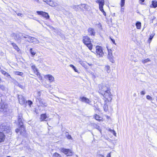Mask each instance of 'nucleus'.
<instances>
[{"mask_svg": "<svg viewBox=\"0 0 157 157\" xmlns=\"http://www.w3.org/2000/svg\"><path fill=\"white\" fill-rule=\"evenodd\" d=\"M73 9L75 10L78 11L80 9H83L81 7V6H73Z\"/></svg>", "mask_w": 157, "mask_h": 157, "instance_id": "nucleus-25", "label": "nucleus"}, {"mask_svg": "<svg viewBox=\"0 0 157 157\" xmlns=\"http://www.w3.org/2000/svg\"><path fill=\"white\" fill-rule=\"evenodd\" d=\"M53 157H61V156L60 154L57 153L56 152L54 153L53 154Z\"/></svg>", "mask_w": 157, "mask_h": 157, "instance_id": "nucleus-32", "label": "nucleus"}, {"mask_svg": "<svg viewBox=\"0 0 157 157\" xmlns=\"http://www.w3.org/2000/svg\"><path fill=\"white\" fill-rule=\"evenodd\" d=\"M154 35H155V34L154 33H152L150 35V37L148 39V40L149 42V43H150L151 41V40L152 39V38Z\"/></svg>", "mask_w": 157, "mask_h": 157, "instance_id": "nucleus-30", "label": "nucleus"}, {"mask_svg": "<svg viewBox=\"0 0 157 157\" xmlns=\"http://www.w3.org/2000/svg\"><path fill=\"white\" fill-rule=\"evenodd\" d=\"M140 2H141L140 3H142L144 1V0H140Z\"/></svg>", "mask_w": 157, "mask_h": 157, "instance_id": "nucleus-57", "label": "nucleus"}, {"mask_svg": "<svg viewBox=\"0 0 157 157\" xmlns=\"http://www.w3.org/2000/svg\"><path fill=\"white\" fill-rule=\"evenodd\" d=\"M29 40L28 41L29 42H31L34 44H38L39 43V41L36 38L34 37H31L29 38Z\"/></svg>", "mask_w": 157, "mask_h": 157, "instance_id": "nucleus-12", "label": "nucleus"}, {"mask_svg": "<svg viewBox=\"0 0 157 157\" xmlns=\"http://www.w3.org/2000/svg\"><path fill=\"white\" fill-rule=\"evenodd\" d=\"M146 98L149 100H152V97L149 95L146 96Z\"/></svg>", "mask_w": 157, "mask_h": 157, "instance_id": "nucleus-42", "label": "nucleus"}, {"mask_svg": "<svg viewBox=\"0 0 157 157\" xmlns=\"http://www.w3.org/2000/svg\"><path fill=\"white\" fill-rule=\"evenodd\" d=\"M37 100L41 106L46 107L47 106V104L44 102L43 100L40 98L38 99Z\"/></svg>", "mask_w": 157, "mask_h": 157, "instance_id": "nucleus-17", "label": "nucleus"}, {"mask_svg": "<svg viewBox=\"0 0 157 157\" xmlns=\"http://www.w3.org/2000/svg\"><path fill=\"white\" fill-rule=\"evenodd\" d=\"M2 73L4 75H6V74L7 72L5 71H3V72H2Z\"/></svg>", "mask_w": 157, "mask_h": 157, "instance_id": "nucleus-53", "label": "nucleus"}, {"mask_svg": "<svg viewBox=\"0 0 157 157\" xmlns=\"http://www.w3.org/2000/svg\"><path fill=\"white\" fill-rule=\"evenodd\" d=\"M79 100L82 102L88 104L90 103L91 102L88 98L84 97H80Z\"/></svg>", "mask_w": 157, "mask_h": 157, "instance_id": "nucleus-9", "label": "nucleus"}, {"mask_svg": "<svg viewBox=\"0 0 157 157\" xmlns=\"http://www.w3.org/2000/svg\"><path fill=\"white\" fill-rule=\"evenodd\" d=\"M80 63L82 66H83L84 65V64H83V62H82V61H80Z\"/></svg>", "mask_w": 157, "mask_h": 157, "instance_id": "nucleus-54", "label": "nucleus"}, {"mask_svg": "<svg viewBox=\"0 0 157 157\" xmlns=\"http://www.w3.org/2000/svg\"><path fill=\"white\" fill-rule=\"evenodd\" d=\"M136 95V94H134V96H135V95Z\"/></svg>", "mask_w": 157, "mask_h": 157, "instance_id": "nucleus-59", "label": "nucleus"}, {"mask_svg": "<svg viewBox=\"0 0 157 157\" xmlns=\"http://www.w3.org/2000/svg\"><path fill=\"white\" fill-rule=\"evenodd\" d=\"M96 2L97 3L99 4V10L103 13L104 15L105 16H106V13L103 9V6L105 3L104 0H97Z\"/></svg>", "mask_w": 157, "mask_h": 157, "instance_id": "nucleus-3", "label": "nucleus"}, {"mask_svg": "<svg viewBox=\"0 0 157 157\" xmlns=\"http://www.w3.org/2000/svg\"><path fill=\"white\" fill-rule=\"evenodd\" d=\"M11 44L13 46L14 48L16 50H17L18 52L19 51L20 49L16 44L14 43H12Z\"/></svg>", "mask_w": 157, "mask_h": 157, "instance_id": "nucleus-24", "label": "nucleus"}, {"mask_svg": "<svg viewBox=\"0 0 157 157\" xmlns=\"http://www.w3.org/2000/svg\"><path fill=\"white\" fill-rule=\"evenodd\" d=\"M104 70L108 73H109L110 71V67L108 65L105 66V67Z\"/></svg>", "mask_w": 157, "mask_h": 157, "instance_id": "nucleus-22", "label": "nucleus"}, {"mask_svg": "<svg viewBox=\"0 0 157 157\" xmlns=\"http://www.w3.org/2000/svg\"><path fill=\"white\" fill-rule=\"evenodd\" d=\"M96 48L97 54L99 55L100 57H102L104 55V53L102 48L99 46H97Z\"/></svg>", "mask_w": 157, "mask_h": 157, "instance_id": "nucleus-5", "label": "nucleus"}, {"mask_svg": "<svg viewBox=\"0 0 157 157\" xmlns=\"http://www.w3.org/2000/svg\"><path fill=\"white\" fill-rule=\"evenodd\" d=\"M105 98V101H109L112 99V95L110 92V90L107 91L105 93L101 94Z\"/></svg>", "mask_w": 157, "mask_h": 157, "instance_id": "nucleus-1", "label": "nucleus"}, {"mask_svg": "<svg viewBox=\"0 0 157 157\" xmlns=\"http://www.w3.org/2000/svg\"><path fill=\"white\" fill-rule=\"evenodd\" d=\"M101 117H100L98 115H96L95 116V119L96 120L98 121H100L101 120Z\"/></svg>", "mask_w": 157, "mask_h": 157, "instance_id": "nucleus-37", "label": "nucleus"}, {"mask_svg": "<svg viewBox=\"0 0 157 157\" xmlns=\"http://www.w3.org/2000/svg\"><path fill=\"white\" fill-rule=\"evenodd\" d=\"M66 137L68 139H71L72 140V138L71 137V136L69 135V134H66Z\"/></svg>", "mask_w": 157, "mask_h": 157, "instance_id": "nucleus-41", "label": "nucleus"}, {"mask_svg": "<svg viewBox=\"0 0 157 157\" xmlns=\"http://www.w3.org/2000/svg\"><path fill=\"white\" fill-rule=\"evenodd\" d=\"M86 45V46L89 48V49L91 50L92 49V46L93 45L92 44L91 42L90 43H88V44H85Z\"/></svg>", "mask_w": 157, "mask_h": 157, "instance_id": "nucleus-26", "label": "nucleus"}, {"mask_svg": "<svg viewBox=\"0 0 157 157\" xmlns=\"http://www.w3.org/2000/svg\"><path fill=\"white\" fill-rule=\"evenodd\" d=\"M80 6H81V7L83 9H81L82 10H84V9H86V5L85 4H83L79 5Z\"/></svg>", "mask_w": 157, "mask_h": 157, "instance_id": "nucleus-36", "label": "nucleus"}, {"mask_svg": "<svg viewBox=\"0 0 157 157\" xmlns=\"http://www.w3.org/2000/svg\"><path fill=\"white\" fill-rule=\"evenodd\" d=\"M20 130L21 131V128H20V129L17 128L15 130V132L17 133Z\"/></svg>", "mask_w": 157, "mask_h": 157, "instance_id": "nucleus-46", "label": "nucleus"}, {"mask_svg": "<svg viewBox=\"0 0 157 157\" xmlns=\"http://www.w3.org/2000/svg\"><path fill=\"white\" fill-rule=\"evenodd\" d=\"M18 98L19 99V103L21 105H23L25 103H27L25 99L23 98V96L21 95H19L18 96Z\"/></svg>", "mask_w": 157, "mask_h": 157, "instance_id": "nucleus-7", "label": "nucleus"}, {"mask_svg": "<svg viewBox=\"0 0 157 157\" xmlns=\"http://www.w3.org/2000/svg\"><path fill=\"white\" fill-rule=\"evenodd\" d=\"M29 51L31 54L33 55L32 56L35 55L36 53V51L34 50H33L32 48H31Z\"/></svg>", "mask_w": 157, "mask_h": 157, "instance_id": "nucleus-28", "label": "nucleus"}, {"mask_svg": "<svg viewBox=\"0 0 157 157\" xmlns=\"http://www.w3.org/2000/svg\"><path fill=\"white\" fill-rule=\"evenodd\" d=\"M32 69L33 70L37 76H40V73L38 71V69L36 68V66L34 65H33L31 67Z\"/></svg>", "mask_w": 157, "mask_h": 157, "instance_id": "nucleus-16", "label": "nucleus"}, {"mask_svg": "<svg viewBox=\"0 0 157 157\" xmlns=\"http://www.w3.org/2000/svg\"><path fill=\"white\" fill-rule=\"evenodd\" d=\"M111 133H112L115 136H116V133L115 131L113 130Z\"/></svg>", "mask_w": 157, "mask_h": 157, "instance_id": "nucleus-47", "label": "nucleus"}, {"mask_svg": "<svg viewBox=\"0 0 157 157\" xmlns=\"http://www.w3.org/2000/svg\"><path fill=\"white\" fill-rule=\"evenodd\" d=\"M70 66L72 67L75 71V72H78V70L73 65L70 64Z\"/></svg>", "mask_w": 157, "mask_h": 157, "instance_id": "nucleus-38", "label": "nucleus"}, {"mask_svg": "<svg viewBox=\"0 0 157 157\" xmlns=\"http://www.w3.org/2000/svg\"><path fill=\"white\" fill-rule=\"evenodd\" d=\"M61 151L67 155H69L71 153L70 150L64 148H61Z\"/></svg>", "mask_w": 157, "mask_h": 157, "instance_id": "nucleus-13", "label": "nucleus"}, {"mask_svg": "<svg viewBox=\"0 0 157 157\" xmlns=\"http://www.w3.org/2000/svg\"><path fill=\"white\" fill-rule=\"evenodd\" d=\"M19 125L21 128L20 134L23 135L25 132V127L23 125V123L21 119H19L18 120Z\"/></svg>", "mask_w": 157, "mask_h": 157, "instance_id": "nucleus-4", "label": "nucleus"}, {"mask_svg": "<svg viewBox=\"0 0 157 157\" xmlns=\"http://www.w3.org/2000/svg\"><path fill=\"white\" fill-rule=\"evenodd\" d=\"M5 136L3 133L0 132V143L3 142L5 139Z\"/></svg>", "mask_w": 157, "mask_h": 157, "instance_id": "nucleus-18", "label": "nucleus"}, {"mask_svg": "<svg viewBox=\"0 0 157 157\" xmlns=\"http://www.w3.org/2000/svg\"><path fill=\"white\" fill-rule=\"evenodd\" d=\"M2 129H4L3 130L5 132H6L7 133H9L10 132V127L9 126H4Z\"/></svg>", "mask_w": 157, "mask_h": 157, "instance_id": "nucleus-23", "label": "nucleus"}, {"mask_svg": "<svg viewBox=\"0 0 157 157\" xmlns=\"http://www.w3.org/2000/svg\"><path fill=\"white\" fill-rule=\"evenodd\" d=\"M108 51V58L109 59L110 61L112 63H114V60L113 59V56L112 52L111 49H109L107 48Z\"/></svg>", "mask_w": 157, "mask_h": 157, "instance_id": "nucleus-6", "label": "nucleus"}, {"mask_svg": "<svg viewBox=\"0 0 157 157\" xmlns=\"http://www.w3.org/2000/svg\"><path fill=\"white\" fill-rule=\"evenodd\" d=\"M125 0H121V2L120 4L121 7V10L123 12L124 11V8H123V7L124 6V5Z\"/></svg>", "mask_w": 157, "mask_h": 157, "instance_id": "nucleus-21", "label": "nucleus"}, {"mask_svg": "<svg viewBox=\"0 0 157 157\" xmlns=\"http://www.w3.org/2000/svg\"><path fill=\"white\" fill-rule=\"evenodd\" d=\"M98 157H105L104 156L102 155L98 154Z\"/></svg>", "mask_w": 157, "mask_h": 157, "instance_id": "nucleus-49", "label": "nucleus"}, {"mask_svg": "<svg viewBox=\"0 0 157 157\" xmlns=\"http://www.w3.org/2000/svg\"><path fill=\"white\" fill-rule=\"evenodd\" d=\"M44 78L48 79L50 82H53L54 80V77L51 75H46L44 76Z\"/></svg>", "mask_w": 157, "mask_h": 157, "instance_id": "nucleus-14", "label": "nucleus"}, {"mask_svg": "<svg viewBox=\"0 0 157 157\" xmlns=\"http://www.w3.org/2000/svg\"><path fill=\"white\" fill-rule=\"evenodd\" d=\"M36 13L38 14L41 15L43 17L45 18L46 19H48L49 18V16L48 13L45 12L43 11H37Z\"/></svg>", "mask_w": 157, "mask_h": 157, "instance_id": "nucleus-8", "label": "nucleus"}, {"mask_svg": "<svg viewBox=\"0 0 157 157\" xmlns=\"http://www.w3.org/2000/svg\"><path fill=\"white\" fill-rule=\"evenodd\" d=\"M136 28L138 29H140L141 28V23L140 22H138L136 23Z\"/></svg>", "mask_w": 157, "mask_h": 157, "instance_id": "nucleus-29", "label": "nucleus"}, {"mask_svg": "<svg viewBox=\"0 0 157 157\" xmlns=\"http://www.w3.org/2000/svg\"><path fill=\"white\" fill-rule=\"evenodd\" d=\"M103 108H104V110L106 112L107 111H108V105L107 104H106V103L104 105V106H103Z\"/></svg>", "mask_w": 157, "mask_h": 157, "instance_id": "nucleus-31", "label": "nucleus"}, {"mask_svg": "<svg viewBox=\"0 0 157 157\" xmlns=\"http://www.w3.org/2000/svg\"><path fill=\"white\" fill-rule=\"evenodd\" d=\"M44 2H46L47 4L52 7H56L58 6V4L55 3L52 0L44 1Z\"/></svg>", "mask_w": 157, "mask_h": 157, "instance_id": "nucleus-10", "label": "nucleus"}, {"mask_svg": "<svg viewBox=\"0 0 157 157\" xmlns=\"http://www.w3.org/2000/svg\"><path fill=\"white\" fill-rule=\"evenodd\" d=\"M18 119H21V118L22 117V114H21V113L19 114L18 115Z\"/></svg>", "mask_w": 157, "mask_h": 157, "instance_id": "nucleus-43", "label": "nucleus"}, {"mask_svg": "<svg viewBox=\"0 0 157 157\" xmlns=\"http://www.w3.org/2000/svg\"><path fill=\"white\" fill-rule=\"evenodd\" d=\"M150 61V60L149 59H147L144 60H142V62L144 64L146 63H147L148 62Z\"/></svg>", "mask_w": 157, "mask_h": 157, "instance_id": "nucleus-34", "label": "nucleus"}, {"mask_svg": "<svg viewBox=\"0 0 157 157\" xmlns=\"http://www.w3.org/2000/svg\"><path fill=\"white\" fill-rule=\"evenodd\" d=\"M94 125L96 126V128L97 129H98L100 131V132H101V129H100V130L99 129V126H98V125H97L96 124H94Z\"/></svg>", "mask_w": 157, "mask_h": 157, "instance_id": "nucleus-44", "label": "nucleus"}, {"mask_svg": "<svg viewBox=\"0 0 157 157\" xmlns=\"http://www.w3.org/2000/svg\"><path fill=\"white\" fill-rule=\"evenodd\" d=\"M88 64L89 65H90V66H91V64H89V63H88Z\"/></svg>", "mask_w": 157, "mask_h": 157, "instance_id": "nucleus-58", "label": "nucleus"}, {"mask_svg": "<svg viewBox=\"0 0 157 157\" xmlns=\"http://www.w3.org/2000/svg\"><path fill=\"white\" fill-rule=\"evenodd\" d=\"M140 94L141 95H144L145 94V92L144 91H142L141 92Z\"/></svg>", "mask_w": 157, "mask_h": 157, "instance_id": "nucleus-48", "label": "nucleus"}, {"mask_svg": "<svg viewBox=\"0 0 157 157\" xmlns=\"http://www.w3.org/2000/svg\"><path fill=\"white\" fill-rule=\"evenodd\" d=\"M48 117L47 116L46 114H42L40 116L41 121H48Z\"/></svg>", "mask_w": 157, "mask_h": 157, "instance_id": "nucleus-15", "label": "nucleus"}, {"mask_svg": "<svg viewBox=\"0 0 157 157\" xmlns=\"http://www.w3.org/2000/svg\"><path fill=\"white\" fill-rule=\"evenodd\" d=\"M0 88L2 90H5V87L2 84L0 83Z\"/></svg>", "mask_w": 157, "mask_h": 157, "instance_id": "nucleus-40", "label": "nucleus"}, {"mask_svg": "<svg viewBox=\"0 0 157 157\" xmlns=\"http://www.w3.org/2000/svg\"><path fill=\"white\" fill-rule=\"evenodd\" d=\"M151 5H152V7L155 8L157 7V1H152V2Z\"/></svg>", "mask_w": 157, "mask_h": 157, "instance_id": "nucleus-27", "label": "nucleus"}, {"mask_svg": "<svg viewBox=\"0 0 157 157\" xmlns=\"http://www.w3.org/2000/svg\"><path fill=\"white\" fill-rule=\"evenodd\" d=\"M99 92L101 94L109 90L110 89L106 85L102 84L99 86Z\"/></svg>", "mask_w": 157, "mask_h": 157, "instance_id": "nucleus-2", "label": "nucleus"}, {"mask_svg": "<svg viewBox=\"0 0 157 157\" xmlns=\"http://www.w3.org/2000/svg\"><path fill=\"white\" fill-rule=\"evenodd\" d=\"M83 42L85 44H86L91 42V41L89 37L87 36H85L83 37Z\"/></svg>", "mask_w": 157, "mask_h": 157, "instance_id": "nucleus-11", "label": "nucleus"}, {"mask_svg": "<svg viewBox=\"0 0 157 157\" xmlns=\"http://www.w3.org/2000/svg\"><path fill=\"white\" fill-rule=\"evenodd\" d=\"M14 73L15 75H19L20 76H21L23 75V73L21 72H19L18 71H16L14 72Z\"/></svg>", "mask_w": 157, "mask_h": 157, "instance_id": "nucleus-33", "label": "nucleus"}, {"mask_svg": "<svg viewBox=\"0 0 157 157\" xmlns=\"http://www.w3.org/2000/svg\"><path fill=\"white\" fill-rule=\"evenodd\" d=\"M109 130L110 132H112V131H113V130H112V129H109Z\"/></svg>", "mask_w": 157, "mask_h": 157, "instance_id": "nucleus-56", "label": "nucleus"}, {"mask_svg": "<svg viewBox=\"0 0 157 157\" xmlns=\"http://www.w3.org/2000/svg\"><path fill=\"white\" fill-rule=\"evenodd\" d=\"M1 80V78H0V80Z\"/></svg>", "mask_w": 157, "mask_h": 157, "instance_id": "nucleus-60", "label": "nucleus"}, {"mask_svg": "<svg viewBox=\"0 0 157 157\" xmlns=\"http://www.w3.org/2000/svg\"><path fill=\"white\" fill-rule=\"evenodd\" d=\"M110 39L111 40H112V42H113V43L116 44V43H115V40L112 39L111 38H110Z\"/></svg>", "mask_w": 157, "mask_h": 157, "instance_id": "nucleus-51", "label": "nucleus"}, {"mask_svg": "<svg viewBox=\"0 0 157 157\" xmlns=\"http://www.w3.org/2000/svg\"><path fill=\"white\" fill-rule=\"evenodd\" d=\"M17 86L22 89H24L25 87L24 85L18 83L17 85Z\"/></svg>", "mask_w": 157, "mask_h": 157, "instance_id": "nucleus-39", "label": "nucleus"}, {"mask_svg": "<svg viewBox=\"0 0 157 157\" xmlns=\"http://www.w3.org/2000/svg\"><path fill=\"white\" fill-rule=\"evenodd\" d=\"M6 75L7 77V76H10V75L8 73H6V75Z\"/></svg>", "mask_w": 157, "mask_h": 157, "instance_id": "nucleus-55", "label": "nucleus"}, {"mask_svg": "<svg viewBox=\"0 0 157 157\" xmlns=\"http://www.w3.org/2000/svg\"><path fill=\"white\" fill-rule=\"evenodd\" d=\"M17 15L18 16H21V17H22L23 15L22 14L20 13H17Z\"/></svg>", "mask_w": 157, "mask_h": 157, "instance_id": "nucleus-50", "label": "nucleus"}, {"mask_svg": "<svg viewBox=\"0 0 157 157\" xmlns=\"http://www.w3.org/2000/svg\"><path fill=\"white\" fill-rule=\"evenodd\" d=\"M88 31L89 33L91 35H94L95 32H94V29L91 28H90L88 29Z\"/></svg>", "mask_w": 157, "mask_h": 157, "instance_id": "nucleus-20", "label": "nucleus"}, {"mask_svg": "<svg viewBox=\"0 0 157 157\" xmlns=\"http://www.w3.org/2000/svg\"><path fill=\"white\" fill-rule=\"evenodd\" d=\"M21 36H23L24 38H28L29 39V38H30V36H29L28 35H25V34L21 33Z\"/></svg>", "mask_w": 157, "mask_h": 157, "instance_id": "nucleus-35", "label": "nucleus"}, {"mask_svg": "<svg viewBox=\"0 0 157 157\" xmlns=\"http://www.w3.org/2000/svg\"><path fill=\"white\" fill-rule=\"evenodd\" d=\"M21 33L14 34L13 35L14 36L16 40H20L21 39L20 36Z\"/></svg>", "mask_w": 157, "mask_h": 157, "instance_id": "nucleus-19", "label": "nucleus"}, {"mask_svg": "<svg viewBox=\"0 0 157 157\" xmlns=\"http://www.w3.org/2000/svg\"><path fill=\"white\" fill-rule=\"evenodd\" d=\"M111 152H110L108 154H107L106 157H111Z\"/></svg>", "mask_w": 157, "mask_h": 157, "instance_id": "nucleus-52", "label": "nucleus"}, {"mask_svg": "<svg viewBox=\"0 0 157 157\" xmlns=\"http://www.w3.org/2000/svg\"><path fill=\"white\" fill-rule=\"evenodd\" d=\"M28 103L29 105L30 106L33 103L32 101H28Z\"/></svg>", "mask_w": 157, "mask_h": 157, "instance_id": "nucleus-45", "label": "nucleus"}]
</instances>
